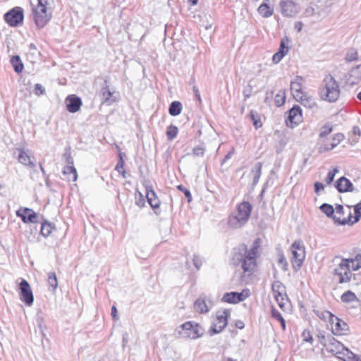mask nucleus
I'll return each instance as SVG.
<instances>
[{"label": "nucleus", "instance_id": "f257e3e1", "mask_svg": "<svg viewBox=\"0 0 361 361\" xmlns=\"http://www.w3.org/2000/svg\"><path fill=\"white\" fill-rule=\"evenodd\" d=\"M259 239H256L250 250L245 245H241L235 250L233 262L235 265H240L243 271V277L250 276L257 271V258L259 256Z\"/></svg>", "mask_w": 361, "mask_h": 361}, {"label": "nucleus", "instance_id": "f03ea898", "mask_svg": "<svg viewBox=\"0 0 361 361\" xmlns=\"http://www.w3.org/2000/svg\"><path fill=\"white\" fill-rule=\"evenodd\" d=\"M53 0H38L32 9L31 18L38 29L44 27L52 17Z\"/></svg>", "mask_w": 361, "mask_h": 361}, {"label": "nucleus", "instance_id": "7ed1b4c3", "mask_svg": "<svg viewBox=\"0 0 361 361\" xmlns=\"http://www.w3.org/2000/svg\"><path fill=\"white\" fill-rule=\"evenodd\" d=\"M340 94V87L337 81L332 75H326L319 88L320 98L329 102H335L338 99Z\"/></svg>", "mask_w": 361, "mask_h": 361}, {"label": "nucleus", "instance_id": "20e7f679", "mask_svg": "<svg viewBox=\"0 0 361 361\" xmlns=\"http://www.w3.org/2000/svg\"><path fill=\"white\" fill-rule=\"evenodd\" d=\"M326 350L333 355L341 358L342 356L348 361H361V357L355 355L345 348L341 342L331 338L326 345Z\"/></svg>", "mask_w": 361, "mask_h": 361}, {"label": "nucleus", "instance_id": "39448f33", "mask_svg": "<svg viewBox=\"0 0 361 361\" xmlns=\"http://www.w3.org/2000/svg\"><path fill=\"white\" fill-rule=\"evenodd\" d=\"M252 211V206L247 202H243L238 205L235 214L231 216L228 223L231 227L240 228L249 219Z\"/></svg>", "mask_w": 361, "mask_h": 361}, {"label": "nucleus", "instance_id": "423d86ee", "mask_svg": "<svg viewBox=\"0 0 361 361\" xmlns=\"http://www.w3.org/2000/svg\"><path fill=\"white\" fill-rule=\"evenodd\" d=\"M179 335L182 338L196 339L204 334V329L195 322H187L180 326Z\"/></svg>", "mask_w": 361, "mask_h": 361}, {"label": "nucleus", "instance_id": "0eeeda50", "mask_svg": "<svg viewBox=\"0 0 361 361\" xmlns=\"http://www.w3.org/2000/svg\"><path fill=\"white\" fill-rule=\"evenodd\" d=\"M293 257L291 259L293 269L298 271L305 258V250L303 243L301 240H295L290 247Z\"/></svg>", "mask_w": 361, "mask_h": 361}, {"label": "nucleus", "instance_id": "6e6552de", "mask_svg": "<svg viewBox=\"0 0 361 361\" xmlns=\"http://www.w3.org/2000/svg\"><path fill=\"white\" fill-rule=\"evenodd\" d=\"M334 275L338 277V283H344L350 281L352 273L349 259H342L341 262L333 271Z\"/></svg>", "mask_w": 361, "mask_h": 361}, {"label": "nucleus", "instance_id": "1a4fd4ad", "mask_svg": "<svg viewBox=\"0 0 361 361\" xmlns=\"http://www.w3.org/2000/svg\"><path fill=\"white\" fill-rule=\"evenodd\" d=\"M230 314L228 310H224L222 312H218L216 318L212 324L210 331L213 334L220 333L228 324V317Z\"/></svg>", "mask_w": 361, "mask_h": 361}, {"label": "nucleus", "instance_id": "9d476101", "mask_svg": "<svg viewBox=\"0 0 361 361\" xmlns=\"http://www.w3.org/2000/svg\"><path fill=\"white\" fill-rule=\"evenodd\" d=\"M23 10L20 7H16L4 15L6 22L11 26H18L23 20Z\"/></svg>", "mask_w": 361, "mask_h": 361}, {"label": "nucleus", "instance_id": "9b49d317", "mask_svg": "<svg viewBox=\"0 0 361 361\" xmlns=\"http://www.w3.org/2000/svg\"><path fill=\"white\" fill-rule=\"evenodd\" d=\"M20 300L27 305L31 306L34 302V297L31 287L26 280L23 279L20 282Z\"/></svg>", "mask_w": 361, "mask_h": 361}, {"label": "nucleus", "instance_id": "f8f14e48", "mask_svg": "<svg viewBox=\"0 0 361 361\" xmlns=\"http://www.w3.org/2000/svg\"><path fill=\"white\" fill-rule=\"evenodd\" d=\"M330 324L331 331L334 335H347L349 332V326L348 324L336 316L332 319Z\"/></svg>", "mask_w": 361, "mask_h": 361}, {"label": "nucleus", "instance_id": "ddd939ff", "mask_svg": "<svg viewBox=\"0 0 361 361\" xmlns=\"http://www.w3.org/2000/svg\"><path fill=\"white\" fill-rule=\"evenodd\" d=\"M302 121V109L298 106L295 105L289 111L288 119L286 120L287 126L290 128H294L300 123Z\"/></svg>", "mask_w": 361, "mask_h": 361}, {"label": "nucleus", "instance_id": "4468645a", "mask_svg": "<svg viewBox=\"0 0 361 361\" xmlns=\"http://www.w3.org/2000/svg\"><path fill=\"white\" fill-rule=\"evenodd\" d=\"M272 290L279 307L283 308L284 306L283 301L286 300L285 298L286 296L285 286L280 281H275L272 284Z\"/></svg>", "mask_w": 361, "mask_h": 361}, {"label": "nucleus", "instance_id": "2eb2a0df", "mask_svg": "<svg viewBox=\"0 0 361 361\" xmlns=\"http://www.w3.org/2000/svg\"><path fill=\"white\" fill-rule=\"evenodd\" d=\"M279 5L281 11L284 16L294 17L298 12L296 4L292 1H281Z\"/></svg>", "mask_w": 361, "mask_h": 361}, {"label": "nucleus", "instance_id": "dca6fc26", "mask_svg": "<svg viewBox=\"0 0 361 361\" xmlns=\"http://www.w3.org/2000/svg\"><path fill=\"white\" fill-rule=\"evenodd\" d=\"M17 215L20 216L24 223H37L38 215L29 208L20 209L17 211Z\"/></svg>", "mask_w": 361, "mask_h": 361}, {"label": "nucleus", "instance_id": "f3484780", "mask_svg": "<svg viewBox=\"0 0 361 361\" xmlns=\"http://www.w3.org/2000/svg\"><path fill=\"white\" fill-rule=\"evenodd\" d=\"M303 82L304 79L301 76H296L295 80L291 82L290 91L295 99L297 98H301L302 94L305 93L302 90Z\"/></svg>", "mask_w": 361, "mask_h": 361}, {"label": "nucleus", "instance_id": "a211bd4d", "mask_svg": "<svg viewBox=\"0 0 361 361\" xmlns=\"http://www.w3.org/2000/svg\"><path fill=\"white\" fill-rule=\"evenodd\" d=\"M247 297V295H244L243 292H231L224 295L222 301L228 303H238L243 301Z\"/></svg>", "mask_w": 361, "mask_h": 361}, {"label": "nucleus", "instance_id": "6ab92c4d", "mask_svg": "<svg viewBox=\"0 0 361 361\" xmlns=\"http://www.w3.org/2000/svg\"><path fill=\"white\" fill-rule=\"evenodd\" d=\"M146 198L150 206L155 209L159 208L160 205L159 200L157 198L155 192L152 186L147 185L146 187Z\"/></svg>", "mask_w": 361, "mask_h": 361}, {"label": "nucleus", "instance_id": "aec40b11", "mask_svg": "<svg viewBox=\"0 0 361 361\" xmlns=\"http://www.w3.org/2000/svg\"><path fill=\"white\" fill-rule=\"evenodd\" d=\"M295 100L307 109H312L317 106L315 99L307 92L302 94L301 98H297Z\"/></svg>", "mask_w": 361, "mask_h": 361}, {"label": "nucleus", "instance_id": "412c9836", "mask_svg": "<svg viewBox=\"0 0 361 361\" xmlns=\"http://www.w3.org/2000/svg\"><path fill=\"white\" fill-rule=\"evenodd\" d=\"M67 102V109L71 113L77 112L82 104L81 99L79 97L75 96H69L66 99Z\"/></svg>", "mask_w": 361, "mask_h": 361}, {"label": "nucleus", "instance_id": "4be33fe9", "mask_svg": "<svg viewBox=\"0 0 361 361\" xmlns=\"http://www.w3.org/2000/svg\"><path fill=\"white\" fill-rule=\"evenodd\" d=\"M336 187L340 192L353 190L352 183L345 177H341L336 181Z\"/></svg>", "mask_w": 361, "mask_h": 361}, {"label": "nucleus", "instance_id": "5701e85b", "mask_svg": "<svg viewBox=\"0 0 361 361\" xmlns=\"http://www.w3.org/2000/svg\"><path fill=\"white\" fill-rule=\"evenodd\" d=\"M16 151L18 152V160L20 163L25 166H30V168L35 167V164L26 152L22 149H17Z\"/></svg>", "mask_w": 361, "mask_h": 361}, {"label": "nucleus", "instance_id": "b1692460", "mask_svg": "<svg viewBox=\"0 0 361 361\" xmlns=\"http://www.w3.org/2000/svg\"><path fill=\"white\" fill-rule=\"evenodd\" d=\"M63 174L68 181H75L78 178V173L75 168L72 166H66L63 170Z\"/></svg>", "mask_w": 361, "mask_h": 361}, {"label": "nucleus", "instance_id": "393cba45", "mask_svg": "<svg viewBox=\"0 0 361 361\" xmlns=\"http://www.w3.org/2000/svg\"><path fill=\"white\" fill-rule=\"evenodd\" d=\"M182 110V104L180 102L174 101L169 106V112L170 115L173 116H178L180 114Z\"/></svg>", "mask_w": 361, "mask_h": 361}, {"label": "nucleus", "instance_id": "a878e982", "mask_svg": "<svg viewBox=\"0 0 361 361\" xmlns=\"http://www.w3.org/2000/svg\"><path fill=\"white\" fill-rule=\"evenodd\" d=\"M195 310L200 313H206L209 311V308L205 302V300L199 298L194 304Z\"/></svg>", "mask_w": 361, "mask_h": 361}, {"label": "nucleus", "instance_id": "bb28decb", "mask_svg": "<svg viewBox=\"0 0 361 361\" xmlns=\"http://www.w3.org/2000/svg\"><path fill=\"white\" fill-rule=\"evenodd\" d=\"M258 12L262 16L268 18L273 14V8H270L267 4L263 3L259 6Z\"/></svg>", "mask_w": 361, "mask_h": 361}, {"label": "nucleus", "instance_id": "cd10ccee", "mask_svg": "<svg viewBox=\"0 0 361 361\" xmlns=\"http://www.w3.org/2000/svg\"><path fill=\"white\" fill-rule=\"evenodd\" d=\"M344 138L343 134L338 133L336 134L333 138V142L331 144H326L324 146V149L326 151L331 150L336 147Z\"/></svg>", "mask_w": 361, "mask_h": 361}, {"label": "nucleus", "instance_id": "c85d7f7f", "mask_svg": "<svg viewBox=\"0 0 361 361\" xmlns=\"http://www.w3.org/2000/svg\"><path fill=\"white\" fill-rule=\"evenodd\" d=\"M11 63L13 66L14 71L19 73H21L23 69V64L22 63L20 59L18 56H14L11 59Z\"/></svg>", "mask_w": 361, "mask_h": 361}, {"label": "nucleus", "instance_id": "c756f323", "mask_svg": "<svg viewBox=\"0 0 361 361\" xmlns=\"http://www.w3.org/2000/svg\"><path fill=\"white\" fill-rule=\"evenodd\" d=\"M251 173L254 175L253 183L256 184L262 174V163H257L255 166L252 169Z\"/></svg>", "mask_w": 361, "mask_h": 361}, {"label": "nucleus", "instance_id": "7c9ffc66", "mask_svg": "<svg viewBox=\"0 0 361 361\" xmlns=\"http://www.w3.org/2000/svg\"><path fill=\"white\" fill-rule=\"evenodd\" d=\"M289 42H290V40L288 38V37H286V36L281 39V43H280V47L278 50V51L280 54H282L284 56H286L288 53L289 47L288 44Z\"/></svg>", "mask_w": 361, "mask_h": 361}, {"label": "nucleus", "instance_id": "2f4dec72", "mask_svg": "<svg viewBox=\"0 0 361 361\" xmlns=\"http://www.w3.org/2000/svg\"><path fill=\"white\" fill-rule=\"evenodd\" d=\"M341 301L345 303L350 302L355 300H357V298L355 294L350 291L348 290L345 292L341 297Z\"/></svg>", "mask_w": 361, "mask_h": 361}, {"label": "nucleus", "instance_id": "473e14b6", "mask_svg": "<svg viewBox=\"0 0 361 361\" xmlns=\"http://www.w3.org/2000/svg\"><path fill=\"white\" fill-rule=\"evenodd\" d=\"M102 94L104 102L111 103L114 101L111 99L113 92L110 91L107 85L102 89Z\"/></svg>", "mask_w": 361, "mask_h": 361}, {"label": "nucleus", "instance_id": "72a5a7b5", "mask_svg": "<svg viewBox=\"0 0 361 361\" xmlns=\"http://www.w3.org/2000/svg\"><path fill=\"white\" fill-rule=\"evenodd\" d=\"M286 101V93L285 91L281 90L276 95L274 102L277 106H282Z\"/></svg>", "mask_w": 361, "mask_h": 361}, {"label": "nucleus", "instance_id": "f704fd0d", "mask_svg": "<svg viewBox=\"0 0 361 361\" xmlns=\"http://www.w3.org/2000/svg\"><path fill=\"white\" fill-rule=\"evenodd\" d=\"M321 211L325 214L328 217L333 216L334 214V207L329 204L324 203L320 206Z\"/></svg>", "mask_w": 361, "mask_h": 361}, {"label": "nucleus", "instance_id": "c9c22d12", "mask_svg": "<svg viewBox=\"0 0 361 361\" xmlns=\"http://www.w3.org/2000/svg\"><path fill=\"white\" fill-rule=\"evenodd\" d=\"M48 283L55 290L58 287V281L55 272L48 274Z\"/></svg>", "mask_w": 361, "mask_h": 361}, {"label": "nucleus", "instance_id": "e433bc0d", "mask_svg": "<svg viewBox=\"0 0 361 361\" xmlns=\"http://www.w3.org/2000/svg\"><path fill=\"white\" fill-rule=\"evenodd\" d=\"M341 215L337 216L334 214L331 218L334 220V222L337 225H345V224H353L352 220L346 219V218L341 219Z\"/></svg>", "mask_w": 361, "mask_h": 361}, {"label": "nucleus", "instance_id": "4c0bfd02", "mask_svg": "<svg viewBox=\"0 0 361 361\" xmlns=\"http://www.w3.org/2000/svg\"><path fill=\"white\" fill-rule=\"evenodd\" d=\"M178 134V128L175 126L171 125L168 127L166 130V135L169 140L174 139Z\"/></svg>", "mask_w": 361, "mask_h": 361}, {"label": "nucleus", "instance_id": "58836bf2", "mask_svg": "<svg viewBox=\"0 0 361 361\" xmlns=\"http://www.w3.org/2000/svg\"><path fill=\"white\" fill-rule=\"evenodd\" d=\"M350 77L357 80L361 79V65H358L351 70Z\"/></svg>", "mask_w": 361, "mask_h": 361}, {"label": "nucleus", "instance_id": "ea45409f", "mask_svg": "<svg viewBox=\"0 0 361 361\" xmlns=\"http://www.w3.org/2000/svg\"><path fill=\"white\" fill-rule=\"evenodd\" d=\"M354 212L355 216L354 217V220H352L353 224L358 221L360 218L361 217V202L354 207Z\"/></svg>", "mask_w": 361, "mask_h": 361}, {"label": "nucleus", "instance_id": "a19ab883", "mask_svg": "<svg viewBox=\"0 0 361 361\" xmlns=\"http://www.w3.org/2000/svg\"><path fill=\"white\" fill-rule=\"evenodd\" d=\"M319 317L321 319L331 323L332 321V319L335 317V315L329 311H324V312H321V314L319 315Z\"/></svg>", "mask_w": 361, "mask_h": 361}, {"label": "nucleus", "instance_id": "79ce46f5", "mask_svg": "<svg viewBox=\"0 0 361 361\" xmlns=\"http://www.w3.org/2000/svg\"><path fill=\"white\" fill-rule=\"evenodd\" d=\"M332 131V128L330 125H325L321 128L319 137H324L331 133Z\"/></svg>", "mask_w": 361, "mask_h": 361}, {"label": "nucleus", "instance_id": "37998d69", "mask_svg": "<svg viewBox=\"0 0 361 361\" xmlns=\"http://www.w3.org/2000/svg\"><path fill=\"white\" fill-rule=\"evenodd\" d=\"M51 232V226L49 224H42L41 226V233L44 236H48Z\"/></svg>", "mask_w": 361, "mask_h": 361}, {"label": "nucleus", "instance_id": "c03bdc74", "mask_svg": "<svg viewBox=\"0 0 361 361\" xmlns=\"http://www.w3.org/2000/svg\"><path fill=\"white\" fill-rule=\"evenodd\" d=\"M357 59V52L355 50L349 51L345 56V60L348 62H351V61H355Z\"/></svg>", "mask_w": 361, "mask_h": 361}, {"label": "nucleus", "instance_id": "a18cd8bd", "mask_svg": "<svg viewBox=\"0 0 361 361\" xmlns=\"http://www.w3.org/2000/svg\"><path fill=\"white\" fill-rule=\"evenodd\" d=\"M279 264L281 266V268L283 271L288 270V262L286 261V257L283 256V254L279 255Z\"/></svg>", "mask_w": 361, "mask_h": 361}, {"label": "nucleus", "instance_id": "49530a36", "mask_svg": "<svg viewBox=\"0 0 361 361\" xmlns=\"http://www.w3.org/2000/svg\"><path fill=\"white\" fill-rule=\"evenodd\" d=\"M178 189L183 192L185 194V197L188 199V202H190L192 200V195L189 190H188L186 188L183 186L182 185H179L178 186Z\"/></svg>", "mask_w": 361, "mask_h": 361}, {"label": "nucleus", "instance_id": "de8ad7c7", "mask_svg": "<svg viewBox=\"0 0 361 361\" xmlns=\"http://www.w3.org/2000/svg\"><path fill=\"white\" fill-rule=\"evenodd\" d=\"M337 172L338 169H334L333 171L328 173L327 177L326 178V182L327 184H331V183L334 180V176Z\"/></svg>", "mask_w": 361, "mask_h": 361}, {"label": "nucleus", "instance_id": "09e8293b", "mask_svg": "<svg viewBox=\"0 0 361 361\" xmlns=\"http://www.w3.org/2000/svg\"><path fill=\"white\" fill-rule=\"evenodd\" d=\"M136 198V204L137 206H139L140 207H142L145 206V199H144V196L142 195V194L140 192H138V197H135Z\"/></svg>", "mask_w": 361, "mask_h": 361}, {"label": "nucleus", "instance_id": "8fccbe9b", "mask_svg": "<svg viewBox=\"0 0 361 361\" xmlns=\"http://www.w3.org/2000/svg\"><path fill=\"white\" fill-rule=\"evenodd\" d=\"M283 56H285L282 54H280L279 51L275 53L272 57V61H273L274 63H275V64L279 63L281 61V59L283 58Z\"/></svg>", "mask_w": 361, "mask_h": 361}, {"label": "nucleus", "instance_id": "3c124183", "mask_svg": "<svg viewBox=\"0 0 361 361\" xmlns=\"http://www.w3.org/2000/svg\"><path fill=\"white\" fill-rule=\"evenodd\" d=\"M250 117L253 121V125L255 126L256 128H258L259 127L262 126L261 121L255 118V114L253 111H250Z\"/></svg>", "mask_w": 361, "mask_h": 361}, {"label": "nucleus", "instance_id": "603ef678", "mask_svg": "<svg viewBox=\"0 0 361 361\" xmlns=\"http://www.w3.org/2000/svg\"><path fill=\"white\" fill-rule=\"evenodd\" d=\"M45 92V89L40 85L36 84L35 86L34 92L37 95L43 94Z\"/></svg>", "mask_w": 361, "mask_h": 361}, {"label": "nucleus", "instance_id": "864d4df0", "mask_svg": "<svg viewBox=\"0 0 361 361\" xmlns=\"http://www.w3.org/2000/svg\"><path fill=\"white\" fill-rule=\"evenodd\" d=\"M349 264L350 265V270L356 271L360 268V265H358L357 262H355L356 259H348Z\"/></svg>", "mask_w": 361, "mask_h": 361}, {"label": "nucleus", "instance_id": "5fc2aeb1", "mask_svg": "<svg viewBox=\"0 0 361 361\" xmlns=\"http://www.w3.org/2000/svg\"><path fill=\"white\" fill-rule=\"evenodd\" d=\"M119 157L120 159L116 166V170L118 171V172H121V170H123L124 167V161L123 159L121 153H120Z\"/></svg>", "mask_w": 361, "mask_h": 361}, {"label": "nucleus", "instance_id": "6e6d98bb", "mask_svg": "<svg viewBox=\"0 0 361 361\" xmlns=\"http://www.w3.org/2000/svg\"><path fill=\"white\" fill-rule=\"evenodd\" d=\"M204 152V149L202 146H197L193 149V154L196 156H202Z\"/></svg>", "mask_w": 361, "mask_h": 361}, {"label": "nucleus", "instance_id": "4d7b16f0", "mask_svg": "<svg viewBox=\"0 0 361 361\" xmlns=\"http://www.w3.org/2000/svg\"><path fill=\"white\" fill-rule=\"evenodd\" d=\"M193 264L195 267L199 269L202 265V260L199 256L195 255L193 258Z\"/></svg>", "mask_w": 361, "mask_h": 361}, {"label": "nucleus", "instance_id": "13d9d810", "mask_svg": "<svg viewBox=\"0 0 361 361\" xmlns=\"http://www.w3.org/2000/svg\"><path fill=\"white\" fill-rule=\"evenodd\" d=\"M324 187L322 183H319V182H316L314 183V190H315V192L317 194H319L320 192V191L324 190Z\"/></svg>", "mask_w": 361, "mask_h": 361}, {"label": "nucleus", "instance_id": "bf43d9fd", "mask_svg": "<svg viewBox=\"0 0 361 361\" xmlns=\"http://www.w3.org/2000/svg\"><path fill=\"white\" fill-rule=\"evenodd\" d=\"M64 157H66V161L67 166H70V165L73 166V159L71 157V154L70 153H66L64 154Z\"/></svg>", "mask_w": 361, "mask_h": 361}, {"label": "nucleus", "instance_id": "052dcab7", "mask_svg": "<svg viewBox=\"0 0 361 361\" xmlns=\"http://www.w3.org/2000/svg\"><path fill=\"white\" fill-rule=\"evenodd\" d=\"M271 314H272L273 317L276 318L279 321V320H282L283 317H282V315L281 314V313L278 310H276L275 309H272Z\"/></svg>", "mask_w": 361, "mask_h": 361}, {"label": "nucleus", "instance_id": "680f3d73", "mask_svg": "<svg viewBox=\"0 0 361 361\" xmlns=\"http://www.w3.org/2000/svg\"><path fill=\"white\" fill-rule=\"evenodd\" d=\"M334 212H336L337 215H343L344 210L343 205L337 204L336 209H334Z\"/></svg>", "mask_w": 361, "mask_h": 361}, {"label": "nucleus", "instance_id": "e2e57ef3", "mask_svg": "<svg viewBox=\"0 0 361 361\" xmlns=\"http://www.w3.org/2000/svg\"><path fill=\"white\" fill-rule=\"evenodd\" d=\"M302 337L303 340L307 342H312L313 341V338L312 336L310 335V332H305L304 331L302 333Z\"/></svg>", "mask_w": 361, "mask_h": 361}, {"label": "nucleus", "instance_id": "0e129e2a", "mask_svg": "<svg viewBox=\"0 0 361 361\" xmlns=\"http://www.w3.org/2000/svg\"><path fill=\"white\" fill-rule=\"evenodd\" d=\"M111 316H112L114 320H115V321L118 320V317L117 315V310L115 306H113L111 308Z\"/></svg>", "mask_w": 361, "mask_h": 361}, {"label": "nucleus", "instance_id": "69168bd1", "mask_svg": "<svg viewBox=\"0 0 361 361\" xmlns=\"http://www.w3.org/2000/svg\"><path fill=\"white\" fill-rule=\"evenodd\" d=\"M234 153V149L232 148L230 152L227 153V154L225 156L224 159L222 161V164L226 162L228 159H231Z\"/></svg>", "mask_w": 361, "mask_h": 361}, {"label": "nucleus", "instance_id": "338daca9", "mask_svg": "<svg viewBox=\"0 0 361 361\" xmlns=\"http://www.w3.org/2000/svg\"><path fill=\"white\" fill-rule=\"evenodd\" d=\"M353 133L355 135H357L359 137L361 136V130L358 126H354L353 128Z\"/></svg>", "mask_w": 361, "mask_h": 361}, {"label": "nucleus", "instance_id": "774afa93", "mask_svg": "<svg viewBox=\"0 0 361 361\" xmlns=\"http://www.w3.org/2000/svg\"><path fill=\"white\" fill-rule=\"evenodd\" d=\"M303 24L301 22H297L295 23V29L298 30V32H300L302 29Z\"/></svg>", "mask_w": 361, "mask_h": 361}]
</instances>
